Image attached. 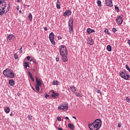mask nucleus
Here are the masks:
<instances>
[{"mask_svg": "<svg viewBox=\"0 0 130 130\" xmlns=\"http://www.w3.org/2000/svg\"><path fill=\"white\" fill-rule=\"evenodd\" d=\"M125 68H126V70H127V71H128V72H130V68H129V67H128V65L126 64Z\"/></svg>", "mask_w": 130, "mask_h": 130, "instance_id": "obj_29", "label": "nucleus"}, {"mask_svg": "<svg viewBox=\"0 0 130 130\" xmlns=\"http://www.w3.org/2000/svg\"><path fill=\"white\" fill-rule=\"evenodd\" d=\"M115 9L117 11V13L119 12V8L116 5L115 6Z\"/></svg>", "mask_w": 130, "mask_h": 130, "instance_id": "obj_27", "label": "nucleus"}, {"mask_svg": "<svg viewBox=\"0 0 130 130\" xmlns=\"http://www.w3.org/2000/svg\"><path fill=\"white\" fill-rule=\"evenodd\" d=\"M106 6L108 7H113L112 1L111 0H105Z\"/></svg>", "mask_w": 130, "mask_h": 130, "instance_id": "obj_10", "label": "nucleus"}, {"mask_svg": "<svg viewBox=\"0 0 130 130\" xmlns=\"http://www.w3.org/2000/svg\"><path fill=\"white\" fill-rule=\"evenodd\" d=\"M102 124V121L101 119H96L93 123L88 125L89 129L90 130H98Z\"/></svg>", "mask_w": 130, "mask_h": 130, "instance_id": "obj_2", "label": "nucleus"}, {"mask_svg": "<svg viewBox=\"0 0 130 130\" xmlns=\"http://www.w3.org/2000/svg\"><path fill=\"white\" fill-rule=\"evenodd\" d=\"M59 51L60 55L68 54V49H67V47L65 45H61L59 47Z\"/></svg>", "mask_w": 130, "mask_h": 130, "instance_id": "obj_4", "label": "nucleus"}, {"mask_svg": "<svg viewBox=\"0 0 130 130\" xmlns=\"http://www.w3.org/2000/svg\"><path fill=\"white\" fill-rule=\"evenodd\" d=\"M86 32L88 33V34H91V33H94L95 30L94 29H91L90 28H88L87 29Z\"/></svg>", "mask_w": 130, "mask_h": 130, "instance_id": "obj_14", "label": "nucleus"}, {"mask_svg": "<svg viewBox=\"0 0 130 130\" xmlns=\"http://www.w3.org/2000/svg\"><path fill=\"white\" fill-rule=\"evenodd\" d=\"M61 55L62 56L61 59L63 62H67L69 60V59H68V54Z\"/></svg>", "mask_w": 130, "mask_h": 130, "instance_id": "obj_11", "label": "nucleus"}, {"mask_svg": "<svg viewBox=\"0 0 130 130\" xmlns=\"http://www.w3.org/2000/svg\"><path fill=\"white\" fill-rule=\"evenodd\" d=\"M20 95H21V93L18 92V93H17V95H18V96H20Z\"/></svg>", "mask_w": 130, "mask_h": 130, "instance_id": "obj_51", "label": "nucleus"}, {"mask_svg": "<svg viewBox=\"0 0 130 130\" xmlns=\"http://www.w3.org/2000/svg\"><path fill=\"white\" fill-rule=\"evenodd\" d=\"M13 38H15V36H14V35H9L7 37V40L8 41H11Z\"/></svg>", "mask_w": 130, "mask_h": 130, "instance_id": "obj_13", "label": "nucleus"}, {"mask_svg": "<svg viewBox=\"0 0 130 130\" xmlns=\"http://www.w3.org/2000/svg\"><path fill=\"white\" fill-rule=\"evenodd\" d=\"M118 127H121V124L118 123Z\"/></svg>", "mask_w": 130, "mask_h": 130, "instance_id": "obj_42", "label": "nucleus"}, {"mask_svg": "<svg viewBox=\"0 0 130 130\" xmlns=\"http://www.w3.org/2000/svg\"><path fill=\"white\" fill-rule=\"evenodd\" d=\"M28 118L29 120H31V118L30 117V115L28 116Z\"/></svg>", "mask_w": 130, "mask_h": 130, "instance_id": "obj_46", "label": "nucleus"}, {"mask_svg": "<svg viewBox=\"0 0 130 130\" xmlns=\"http://www.w3.org/2000/svg\"><path fill=\"white\" fill-rule=\"evenodd\" d=\"M95 90H96V92H98V93H100V95H102V92H101V91H100V90H99L97 89H96Z\"/></svg>", "mask_w": 130, "mask_h": 130, "instance_id": "obj_32", "label": "nucleus"}, {"mask_svg": "<svg viewBox=\"0 0 130 130\" xmlns=\"http://www.w3.org/2000/svg\"><path fill=\"white\" fill-rule=\"evenodd\" d=\"M24 67L25 69H27V68H29V67H30V66L29 65V64L28 63V62H24Z\"/></svg>", "mask_w": 130, "mask_h": 130, "instance_id": "obj_23", "label": "nucleus"}, {"mask_svg": "<svg viewBox=\"0 0 130 130\" xmlns=\"http://www.w3.org/2000/svg\"><path fill=\"white\" fill-rule=\"evenodd\" d=\"M73 118H74V119H77V118L75 116H73Z\"/></svg>", "mask_w": 130, "mask_h": 130, "instance_id": "obj_53", "label": "nucleus"}, {"mask_svg": "<svg viewBox=\"0 0 130 130\" xmlns=\"http://www.w3.org/2000/svg\"><path fill=\"white\" fill-rule=\"evenodd\" d=\"M107 49L108 51H111V46L108 45L107 47Z\"/></svg>", "mask_w": 130, "mask_h": 130, "instance_id": "obj_26", "label": "nucleus"}, {"mask_svg": "<svg viewBox=\"0 0 130 130\" xmlns=\"http://www.w3.org/2000/svg\"><path fill=\"white\" fill-rule=\"evenodd\" d=\"M5 112L6 113H10V108H9V107H6L4 109Z\"/></svg>", "mask_w": 130, "mask_h": 130, "instance_id": "obj_22", "label": "nucleus"}, {"mask_svg": "<svg viewBox=\"0 0 130 130\" xmlns=\"http://www.w3.org/2000/svg\"><path fill=\"white\" fill-rule=\"evenodd\" d=\"M57 119L58 121H61V118H60L59 116L57 117Z\"/></svg>", "mask_w": 130, "mask_h": 130, "instance_id": "obj_35", "label": "nucleus"}, {"mask_svg": "<svg viewBox=\"0 0 130 130\" xmlns=\"http://www.w3.org/2000/svg\"><path fill=\"white\" fill-rule=\"evenodd\" d=\"M125 100L127 101V102H128V103H130V99L129 98H126V99H125Z\"/></svg>", "mask_w": 130, "mask_h": 130, "instance_id": "obj_34", "label": "nucleus"}, {"mask_svg": "<svg viewBox=\"0 0 130 130\" xmlns=\"http://www.w3.org/2000/svg\"><path fill=\"white\" fill-rule=\"evenodd\" d=\"M33 62H35V63H36V61H35V60H33Z\"/></svg>", "mask_w": 130, "mask_h": 130, "instance_id": "obj_56", "label": "nucleus"}, {"mask_svg": "<svg viewBox=\"0 0 130 130\" xmlns=\"http://www.w3.org/2000/svg\"><path fill=\"white\" fill-rule=\"evenodd\" d=\"M57 128L58 130H63L62 128H61L60 127H58Z\"/></svg>", "mask_w": 130, "mask_h": 130, "instance_id": "obj_48", "label": "nucleus"}, {"mask_svg": "<svg viewBox=\"0 0 130 130\" xmlns=\"http://www.w3.org/2000/svg\"><path fill=\"white\" fill-rule=\"evenodd\" d=\"M31 80L32 81H34V78H33V76H32L31 78H30Z\"/></svg>", "mask_w": 130, "mask_h": 130, "instance_id": "obj_49", "label": "nucleus"}, {"mask_svg": "<svg viewBox=\"0 0 130 130\" xmlns=\"http://www.w3.org/2000/svg\"><path fill=\"white\" fill-rule=\"evenodd\" d=\"M53 94H51V96L52 97H54V98H57V97H58V95H59V94L58 93H55L54 91H52Z\"/></svg>", "mask_w": 130, "mask_h": 130, "instance_id": "obj_15", "label": "nucleus"}, {"mask_svg": "<svg viewBox=\"0 0 130 130\" xmlns=\"http://www.w3.org/2000/svg\"><path fill=\"white\" fill-rule=\"evenodd\" d=\"M10 116H14V115L13 114V112H11V113L10 114Z\"/></svg>", "mask_w": 130, "mask_h": 130, "instance_id": "obj_45", "label": "nucleus"}, {"mask_svg": "<svg viewBox=\"0 0 130 130\" xmlns=\"http://www.w3.org/2000/svg\"><path fill=\"white\" fill-rule=\"evenodd\" d=\"M116 23H117L118 25H121V24H122V17L121 16H119L118 17H117L116 19Z\"/></svg>", "mask_w": 130, "mask_h": 130, "instance_id": "obj_9", "label": "nucleus"}, {"mask_svg": "<svg viewBox=\"0 0 130 130\" xmlns=\"http://www.w3.org/2000/svg\"><path fill=\"white\" fill-rule=\"evenodd\" d=\"M105 32L106 33H107V34H108V35H109L110 34V32H108V29H107V28L105 29Z\"/></svg>", "mask_w": 130, "mask_h": 130, "instance_id": "obj_31", "label": "nucleus"}, {"mask_svg": "<svg viewBox=\"0 0 130 130\" xmlns=\"http://www.w3.org/2000/svg\"><path fill=\"white\" fill-rule=\"evenodd\" d=\"M39 86H40L36 85V89L37 91H40V88H39Z\"/></svg>", "mask_w": 130, "mask_h": 130, "instance_id": "obj_30", "label": "nucleus"}, {"mask_svg": "<svg viewBox=\"0 0 130 130\" xmlns=\"http://www.w3.org/2000/svg\"><path fill=\"white\" fill-rule=\"evenodd\" d=\"M56 8L58 9H60V4L59 3V0H57V3H56Z\"/></svg>", "mask_w": 130, "mask_h": 130, "instance_id": "obj_20", "label": "nucleus"}, {"mask_svg": "<svg viewBox=\"0 0 130 130\" xmlns=\"http://www.w3.org/2000/svg\"><path fill=\"white\" fill-rule=\"evenodd\" d=\"M44 29V30H45V31H47V30H48L47 27H45Z\"/></svg>", "mask_w": 130, "mask_h": 130, "instance_id": "obj_47", "label": "nucleus"}, {"mask_svg": "<svg viewBox=\"0 0 130 130\" xmlns=\"http://www.w3.org/2000/svg\"><path fill=\"white\" fill-rule=\"evenodd\" d=\"M22 13V11L21 10L19 11V14H21Z\"/></svg>", "mask_w": 130, "mask_h": 130, "instance_id": "obj_55", "label": "nucleus"}, {"mask_svg": "<svg viewBox=\"0 0 130 130\" xmlns=\"http://www.w3.org/2000/svg\"><path fill=\"white\" fill-rule=\"evenodd\" d=\"M22 49H23V48H22V47H21L19 49V53H22Z\"/></svg>", "mask_w": 130, "mask_h": 130, "instance_id": "obj_38", "label": "nucleus"}, {"mask_svg": "<svg viewBox=\"0 0 130 130\" xmlns=\"http://www.w3.org/2000/svg\"><path fill=\"white\" fill-rule=\"evenodd\" d=\"M9 84L10 86H14L15 85V81L13 79H10L9 81Z\"/></svg>", "mask_w": 130, "mask_h": 130, "instance_id": "obj_17", "label": "nucleus"}, {"mask_svg": "<svg viewBox=\"0 0 130 130\" xmlns=\"http://www.w3.org/2000/svg\"><path fill=\"white\" fill-rule=\"evenodd\" d=\"M17 11H19V10H20V6H17L16 8Z\"/></svg>", "mask_w": 130, "mask_h": 130, "instance_id": "obj_44", "label": "nucleus"}, {"mask_svg": "<svg viewBox=\"0 0 130 130\" xmlns=\"http://www.w3.org/2000/svg\"><path fill=\"white\" fill-rule=\"evenodd\" d=\"M22 0H17V3H20V2H21Z\"/></svg>", "mask_w": 130, "mask_h": 130, "instance_id": "obj_50", "label": "nucleus"}, {"mask_svg": "<svg viewBox=\"0 0 130 130\" xmlns=\"http://www.w3.org/2000/svg\"><path fill=\"white\" fill-rule=\"evenodd\" d=\"M119 75L121 78L124 79V80H129V74H127L126 72H119Z\"/></svg>", "mask_w": 130, "mask_h": 130, "instance_id": "obj_5", "label": "nucleus"}, {"mask_svg": "<svg viewBox=\"0 0 130 130\" xmlns=\"http://www.w3.org/2000/svg\"><path fill=\"white\" fill-rule=\"evenodd\" d=\"M45 98H47L48 97H49V95L46 93L45 95Z\"/></svg>", "mask_w": 130, "mask_h": 130, "instance_id": "obj_41", "label": "nucleus"}, {"mask_svg": "<svg viewBox=\"0 0 130 130\" xmlns=\"http://www.w3.org/2000/svg\"><path fill=\"white\" fill-rule=\"evenodd\" d=\"M10 4L6 3V1L0 0V16L7 14L10 11Z\"/></svg>", "mask_w": 130, "mask_h": 130, "instance_id": "obj_1", "label": "nucleus"}, {"mask_svg": "<svg viewBox=\"0 0 130 130\" xmlns=\"http://www.w3.org/2000/svg\"><path fill=\"white\" fill-rule=\"evenodd\" d=\"M3 75H4L5 77L6 78H10V79L15 78V74H14V72L9 68L6 69L3 71Z\"/></svg>", "mask_w": 130, "mask_h": 130, "instance_id": "obj_3", "label": "nucleus"}, {"mask_svg": "<svg viewBox=\"0 0 130 130\" xmlns=\"http://www.w3.org/2000/svg\"><path fill=\"white\" fill-rule=\"evenodd\" d=\"M58 108L59 110H63V111H67L68 110V109L69 108V105L68 104H64V105H60Z\"/></svg>", "mask_w": 130, "mask_h": 130, "instance_id": "obj_6", "label": "nucleus"}, {"mask_svg": "<svg viewBox=\"0 0 130 130\" xmlns=\"http://www.w3.org/2000/svg\"><path fill=\"white\" fill-rule=\"evenodd\" d=\"M55 59L56 61H59V56H57Z\"/></svg>", "mask_w": 130, "mask_h": 130, "instance_id": "obj_36", "label": "nucleus"}, {"mask_svg": "<svg viewBox=\"0 0 130 130\" xmlns=\"http://www.w3.org/2000/svg\"><path fill=\"white\" fill-rule=\"evenodd\" d=\"M29 61H33V59H30V60H29Z\"/></svg>", "mask_w": 130, "mask_h": 130, "instance_id": "obj_54", "label": "nucleus"}, {"mask_svg": "<svg viewBox=\"0 0 130 130\" xmlns=\"http://www.w3.org/2000/svg\"><path fill=\"white\" fill-rule=\"evenodd\" d=\"M74 23V19H70L69 22V29L70 33L74 32V29L73 28V23Z\"/></svg>", "mask_w": 130, "mask_h": 130, "instance_id": "obj_7", "label": "nucleus"}, {"mask_svg": "<svg viewBox=\"0 0 130 130\" xmlns=\"http://www.w3.org/2000/svg\"><path fill=\"white\" fill-rule=\"evenodd\" d=\"M53 85H56V86L58 85V81L54 80L53 82Z\"/></svg>", "mask_w": 130, "mask_h": 130, "instance_id": "obj_25", "label": "nucleus"}, {"mask_svg": "<svg viewBox=\"0 0 130 130\" xmlns=\"http://www.w3.org/2000/svg\"><path fill=\"white\" fill-rule=\"evenodd\" d=\"M70 89H71V91L74 93L76 92V91H77V89H76V87H75L74 86H71L70 87Z\"/></svg>", "mask_w": 130, "mask_h": 130, "instance_id": "obj_21", "label": "nucleus"}, {"mask_svg": "<svg viewBox=\"0 0 130 130\" xmlns=\"http://www.w3.org/2000/svg\"><path fill=\"white\" fill-rule=\"evenodd\" d=\"M26 58H27V60H30V58H31V57L27 56L26 57Z\"/></svg>", "mask_w": 130, "mask_h": 130, "instance_id": "obj_40", "label": "nucleus"}, {"mask_svg": "<svg viewBox=\"0 0 130 130\" xmlns=\"http://www.w3.org/2000/svg\"><path fill=\"white\" fill-rule=\"evenodd\" d=\"M98 5L100 8H101V1H98Z\"/></svg>", "mask_w": 130, "mask_h": 130, "instance_id": "obj_28", "label": "nucleus"}, {"mask_svg": "<svg viewBox=\"0 0 130 130\" xmlns=\"http://www.w3.org/2000/svg\"><path fill=\"white\" fill-rule=\"evenodd\" d=\"M36 83L37 84V86H41V85H42L41 81L38 80V78H37V77H36Z\"/></svg>", "mask_w": 130, "mask_h": 130, "instance_id": "obj_16", "label": "nucleus"}, {"mask_svg": "<svg viewBox=\"0 0 130 130\" xmlns=\"http://www.w3.org/2000/svg\"><path fill=\"white\" fill-rule=\"evenodd\" d=\"M28 74H29L30 78H32V77H33V76L32 75V74H31V72H29Z\"/></svg>", "mask_w": 130, "mask_h": 130, "instance_id": "obj_39", "label": "nucleus"}, {"mask_svg": "<svg viewBox=\"0 0 130 130\" xmlns=\"http://www.w3.org/2000/svg\"><path fill=\"white\" fill-rule=\"evenodd\" d=\"M66 119H67L68 120H69L70 119L68 117H66Z\"/></svg>", "mask_w": 130, "mask_h": 130, "instance_id": "obj_52", "label": "nucleus"}, {"mask_svg": "<svg viewBox=\"0 0 130 130\" xmlns=\"http://www.w3.org/2000/svg\"><path fill=\"white\" fill-rule=\"evenodd\" d=\"M14 58H15V59L18 58V54H14Z\"/></svg>", "mask_w": 130, "mask_h": 130, "instance_id": "obj_37", "label": "nucleus"}, {"mask_svg": "<svg viewBox=\"0 0 130 130\" xmlns=\"http://www.w3.org/2000/svg\"><path fill=\"white\" fill-rule=\"evenodd\" d=\"M68 127L70 129H75V125L74 124H71V123H68Z\"/></svg>", "mask_w": 130, "mask_h": 130, "instance_id": "obj_18", "label": "nucleus"}, {"mask_svg": "<svg viewBox=\"0 0 130 130\" xmlns=\"http://www.w3.org/2000/svg\"><path fill=\"white\" fill-rule=\"evenodd\" d=\"M88 43L89 44V45H93L94 42L91 39H89L88 40Z\"/></svg>", "mask_w": 130, "mask_h": 130, "instance_id": "obj_19", "label": "nucleus"}, {"mask_svg": "<svg viewBox=\"0 0 130 130\" xmlns=\"http://www.w3.org/2000/svg\"><path fill=\"white\" fill-rule=\"evenodd\" d=\"M71 15H72V12H71V10H67L64 12L63 16L64 17H67V16H71Z\"/></svg>", "mask_w": 130, "mask_h": 130, "instance_id": "obj_12", "label": "nucleus"}, {"mask_svg": "<svg viewBox=\"0 0 130 130\" xmlns=\"http://www.w3.org/2000/svg\"><path fill=\"white\" fill-rule=\"evenodd\" d=\"M49 39L51 43L53 45H55V41H54V34L52 32L49 35Z\"/></svg>", "mask_w": 130, "mask_h": 130, "instance_id": "obj_8", "label": "nucleus"}, {"mask_svg": "<svg viewBox=\"0 0 130 130\" xmlns=\"http://www.w3.org/2000/svg\"><path fill=\"white\" fill-rule=\"evenodd\" d=\"M113 31H114V32H115L116 31V28H113Z\"/></svg>", "mask_w": 130, "mask_h": 130, "instance_id": "obj_43", "label": "nucleus"}, {"mask_svg": "<svg viewBox=\"0 0 130 130\" xmlns=\"http://www.w3.org/2000/svg\"><path fill=\"white\" fill-rule=\"evenodd\" d=\"M76 96L78 97H82V94H80L79 93H76Z\"/></svg>", "mask_w": 130, "mask_h": 130, "instance_id": "obj_33", "label": "nucleus"}, {"mask_svg": "<svg viewBox=\"0 0 130 130\" xmlns=\"http://www.w3.org/2000/svg\"><path fill=\"white\" fill-rule=\"evenodd\" d=\"M32 18H33L32 14L29 13L28 15V20H29L30 21H32Z\"/></svg>", "mask_w": 130, "mask_h": 130, "instance_id": "obj_24", "label": "nucleus"}]
</instances>
